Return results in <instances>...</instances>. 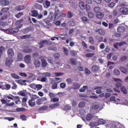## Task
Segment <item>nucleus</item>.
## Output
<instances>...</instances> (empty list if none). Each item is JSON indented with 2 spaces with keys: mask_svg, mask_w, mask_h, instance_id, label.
<instances>
[{
  "mask_svg": "<svg viewBox=\"0 0 128 128\" xmlns=\"http://www.w3.org/2000/svg\"><path fill=\"white\" fill-rule=\"evenodd\" d=\"M116 87H117V88H120L124 86H122V83H120V82H118L117 84H116Z\"/></svg>",
  "mask_w": 128,
  "mask_h": 128,
  "instance_id": "obj_51",
  "label": "nucleus"
},
{
  "mask_svg": "<svg viewBox=\"0 0 128 128\" xmlns=\"http://www.w3.org/2000/svg\"><path fill=\"white\" fill-rule=\"evenodd\" d=\"M106 122L104 121V120L103 119L98 120V124L100 125L104 124Z\"/></svg>",
  "mask_w": 128,
  "mask_h": 128,
  "instance_id": "obj_27",
  "label": "nucleus"
},
{
  "mask_svg": "<svg viewBox=\"0 0 128 128\" xmlns=\"http://www.w3.org/2000/svg\"><path fill=\"white\" fill-rule=\"evenodd\" d=\"M70 56H76V51H70Z\"/></svg>",
  "mask_w": 128,
  "mask_h": 128,
  "instance_id": "obj_62",
  "label": "nucleus"
},
{
  "mask_svg": "<svg viewBox=\"0 0 128 128\" xmlns=\"http://www.w3.org/2000/svg\"><path fill=\"white\" fill-rule=\"evenodd\" d=\"M94 10L96 14H98V12H100V7H95Z\"/></svg>",
  "mask_w": 128,
  "mask_h": 128,
  "instance_id": "obj_33",
  "label": "nucleus"
},
{
  "mask_svg": "<svg viewBox=\"0 0 128 128\" xmlns=\"http://www.w3.org/2000/svg\"><path fill=\"white\" fill-rule=\"evenodd\" d=\"M113 74L116 76H118L120 74V72H119L118 69H114V70L113 71Z\"/></svg>",
  "mask_w": 128,
  "mask_h": 128,
  "instance_id": "obj_38",
  "label": "nucleus"
},
{
  "mask_svg": "<svg viewBox=\"0 0 128 128\" xmlns=\"http://www.w3.org/2000/svg\"><path fill=\"white\" fill-rule=\"evenodd\" d=\"M86 88H88V86H83V88H80V89H79V92H85V90Z\"/></svg>",
  "mask_w": 128,
  "mask_h": 128,
  "instance_id": "obj_25",
  "label": "nucleus"
},
{
  "mask_svg": "<svg viewBox=\"0 0 128 128\" xmlns=\"http://www.w3.org/2000/svg\"><path fill=\"white\" fill-rule=\"evenodd\" d=\"M51 88H52V90H56L57 88V84L55 83L52 84V86H51Z\"/></svg>",
  "mask_w": 128,
  "mask_h": 128,
  "instance_id": "obj_54",
  "label": "nucleus"
},
{
  "mask_svg": "<svg viewBox=\"0 0 128 128\" xmlns=\"http://www.w3.org/2000/svg\"><path fill=\"white\" fill-rule=\"evenodd\" d=\"M92 72H98V66H92Z\"/></svg>",
  "mask_w": 128,
  "mask_h": 128,
  "instance_id": "obj_21",
  "label": "nucleus"
},
{
  "mask_svg": "<svg viewBox=\"0 0 128 128\" xmlns=\"http://www.w3.org/2000/svg\"><path fill=\"white\" fill-rule=\"evenodd\" d=\"M120 12L123 14H128V6L122 5V6L120 9Z\"/></svg>",
  "mask_w": 128,
  "mask_h": 128,
  "instance_id": "obj_1",
  "label": "nucleus"
},
{
  "mask_svg": "<svg viewBox=\"0 0 128 128\" xmlns=\"http://www.w3.org/2000/svg\"><path fill=\"white\" fill-rule=\"evenodd\" d=\"M89 42L90 44H94V38L92 37L89 38Z\"/></svg>",
  "mask_w": 128,
  "mask_h": 128,
  "instance_id": "obj_61",
  "label": "nucleus"
},
{
  "mask_svg": "<svg viewBox=\"0 0 128 128\" xmlns=\"http://www.w3.org/2000/svg\"><path fill=\"white\" fill-rule=\"evenodd\" d=\"M120 72H123V74H126V72H128V70H126V68L123 67L120 68Z\"/></svg>",
  "mask_w": 128,
  "mask_h": 128,
  "instance_id": "obj_28",
  "label": "nucleus"
},
{
  "mask_svg": "<svg viewBox=\"0 0 128 128\" xmlns=\"http://www.w3.org/2000/svg\"><path fill=\"white\" fill-rule=\"evenodd\" d=\"M42 75L44 76L45 77H50L51 74L48 72H42Z\"/></svg>",
  "mask_w": 128,
  "mask_h": 128,
  "instance_id": "obj_31",
  "label": "nucleus"
},
{
  "mask_svg": "<svg viewBox=\"0 0 128 128\" xmlns=\"http://www.w3.org/2000/svg\"><path fill=\"white\" fill-rule=\"evenodd\" d=\"M30 34L24 35L20 37V38H22V40H26V38H30Z\"/></svg>",
  "mask_w": 128,
  "mask_h": 128,
  "instance_id": "obj_36",
  "label": "nucleus"
},
{
  "mask_svg": "<svg viewBox=\"0 0 128 128\" xmlns=\"http://www.w3.org/2000/svg\"><path fill=\"white\" fill-rule=\"evenodd\" d=\"M30 86H34L36 88H38V90H42V84H30Z\"/></svg>",
  "mask_w": 128,
  "mask_h": 128,
  "instance_id": "obj_24",
  "label": "nucleus"
},
{
  "mask_svg": "<svg viewBox=\"0 0 128 128\" xmlns=\"http://www.w3.org/2000/svg\"><path fill=\"white\" fill-rule=\"evenodd\" d=\"M48 62L50 64H54V60L50 58H48Z\"/></svg>",
  "mask_w": 128,
  "mask_h": 128,
  "instance_id": "obj_56",
  "label": "nucleus"
},
{
  "mask_svg": "<svg viewBox=\"0 0 128 128\" xmlns=\"http://www.w3.org/2000/svg\"><path fill=\"white\" fill-rule=\"evenodd\" d=\"M6 98H8V100H16V104H18L20 102V97L18 96H14L12 95H10V96H6Z\"/></svg>",
  "mask_w": 128,
  "mask_h": 128,
  "instance_id": "obj_2",
  "label": "nucleus"
},
{
  "mask_svg": "<svg viewBox=\"0 0 128 128\" xmlns=\"http://www.w3.org/2000/svg\"><path fill=\"white\" fill-rule=\"evenodd\" d=\"M64 110H70V106H64Z\"/></svg>",
  "mask_w": 128,
  "mask_h": 128,
  "instance_id": "obj_60",
  "label": "nucleus"
},
{
  "mask_svg": "<svg viewBox=\"0 0 128 128\" xmlns=\"http://www.w3.org/2000/svg\"><path fill=\"white\" fill-rule=\"evenodd\" d=\"M60 100L58 98H52V99H51V102H58Z\"/></svg>",
  "mask_w": 128,
  "mask_h": 128,
  "instance_id": "obj_49",
  "label": "nucleus"
},
{
  "mask_svg": "<svg viewBox=\"0 0 128 128\" xmlns=\"http://www.w3.org/2000/svg\"><path fill=\"white\" fill-rule=\"evenodd\" d=\"M11 76L14 79H19L20 78V76H18L17 74H14V73L11 74Z\"/></svg>",
  "mask_w": 128,
  "mask_h": 128,
  "instance_id": "obj_37",
  "label": "nucleus"
},
{
  "mask_svg": "<svg viewBox=\"0 0 128 128\" xmlns=\"http://www.w3.org/2000/svg\"><path fill=\"white\" fill-rule=\"evenodd\" d=\"M31 56L30 55H26L24 56V62L27 64H30L31 61Z\"/></svg>",
  "mask_w": 128,
  "mask_h": 128,
  "instance_id": "obj_8",
  "label": "nucleus"
},
{
  "mask_svg": "<svg viewBox=\"0 0 128 128\" xmlns=\"http://www.w3.org/2000/svg\"><path fill=\"white\" fill-rule=\"evenodd\" d=\"M66 82L68 83V84H72V82H73V80L70 78H67L66 80Z\"/></svg>",
  "mask_w": 128,
  "mask_h": 128,
  "instance_id": "obj_43",
  "label": "nucleus"
},
{
  "mask_svg": "<svg viewBox=\"0 0 128 128\" xmlns=\"http://www.w3.org/2000/svg\"><path fill=\"white\" fill-rule=\"evenodd\" d=\"M124 46H126V42H116L114 44V46L115 48H118Z\"/></svg>",
  "mask_w": 128,
  "mask_h": 128,
  "instance_id": "obj_5",
  "label": "nucleus"
},
{
  "mask_svg": "<svg viewBox=\"0 0 128 128\" xmlns=\"http://www.w3.org/2000/svg\"><path fill=\"white\" fill-rule=\"evenodd\" d=\"M96 32H98L101 36H104L106 34V31L102 28L96 29L95 30Z\"/></svg>",
  "mask_w": 128,
  "mask_h": 128,
  "instance_id": "obj_9",
  "label": "nucleus"
},
{
  "mask_svg": "<svg viewBox=\"0 0 128 128\" xmlns=\"http://www.w3.org/2000/svg\"><path fill=\"white\" fill-rule=\"evenodd\" d=\"M49 97L50 98H54L55 97H56V95L54 94V93L50 92H49Z\"/></svg>",
  "mask_w": 128,
  "mask_h": 128,
  "instance_id": "obj_42",
  "label": "nucleus"
},
{
  "mask_svg": "<svg viewBox=\"0 0 128 128\" xmlns=\"http://www.w3.org/2000/svg\"><path fill=\"white\" fill-rule=\"evenodd\" d=\"M70 64H72V65L76 66V60H74V58H70Z\"/></svg>",
  "mask_w": 128,
  "mask_h": 128,
  "instance_id": "obj_39",
  "label": "nucleus"
},
{
  "mask_svg": "<svg viewBox=\"0 0 128 128\" xmlns=\"http://www.w3.org/2000/svg\"><path fill=\"white\" fill-rule=\"evenodd\" d=\"M2 6H8L10 4V1L6 0H2Z\"/></svg>",
  "mask_w": 128,
  "mask_h": 128,
  "instance_id": "obj_30",
  "label": "nucleus"
},
{
  "mask_svg": "<svg viewBox=\"0 0 128 128\" xmlns=\"http://www.w3.org/2000/svg\"><path fill=\"white\" fill-rule=\"evenodd\" d=\"M39 58H40V60H42V68L46 67L48 66V63L46 62V60H45L44 56H41Z\"/></svg>",
  "mask_w": 128,
  "mask_h": 128,
  "instance_id": "obj_6",
  "label": "nucleus"
},
{
  "mask_svg": "<svg viewBox=\"0 0 128 128\" xmlns=\"http://www.w3.org/2000/svg\"><path fill=\"white\" fill-rule=\"evenodd\" d=\"M56 16L54 14H52L51 16V20H56Z\"/></svg>",
  "mask_w": 128,
  "mask_h": 128,
  "instance_id": "obj_64",
  "label": "nucleus"
},
{
  "mask_svg": "<svg viewBox=\"0 0 128 128\" xmlns=\"http://www.w3.org/2000/svg\"><path fill=\"white\" fill-rule=\"evenodd\" d=\"M23 52L26 54H28L32 52V49L31 48H23L22 50Z\"/></svg>",
  "mask_w": 128,
  "mask_h": 128,
  "instance_id": "obj_23",
  "label": "nucleus"
},
{
  "mask_svg": "<svg viewBox=\"0 0 128 128\" xmlns=\"http://www.w3.org/2000/svg\"><path fill=\"white\" fill-rule=\"evenodd\" d=\"M36 96H33V98H30V100L28 101V105H30V106H36V102H34V100H36Z\"/></svg>",
  "mask_w": 128,
  "mask_h": 128,
  "instance_id": "obj_3",
  "label": "nucleus"
},
{
  "mask_svg": "<svg viewBox=\"0 0 128 128\" xmlns=\"http://www.w3.org/2000/svg\"><path fill=\"white\" fill-rule=\"evenodd\" d=\"M59 36H60V38H61L62 40H64V38H68V34H60Z\"/></svg>",
  "mask_w": 128,
  "mask_h": 128,
  "instance_id": "obj_46",
  "label": "nucleus"
},
{
  "mask_svg": "<svg viewBox=\"0 0 128 128\" xmlns=\"http://www.w3.org/2000/svg\"><path fill=\"white\" fill-rule=\"evenodd\" d=\"M10 8H2V12H8Z\"/></svg>",
  "mask_w": 128,
  "mask_h": 128,
  "instance_id": "obj_53",
  "label": "nucleus"
},
{
  "mask_svg": "<svg viewBox=\"0 0 128 128\" xmlns=\"http://www.w3.org/2000/svg\"><path fill=\"white\" fill-rule=\"evenodd\" d=\"M72 87H73L72 88L73 90H76L79 89V88H80V85H79L78 83L74 82V83H73Z\"/></svg>",
  "mask_w": 128,
  "mask_h": 128,
  "instance_id": "obj_14",
  "label": "nucleus"
},
{
  "mask_svg": "<svg viewBox=\"0 0 128 128\" xmlns=\"http://www.w3.org/2000/svg\"><path fill=\"white\" fill-rule=\"evenodd\" d=\"M22 14H22V12H19L16 15V18H20V16H22Z\"/></svg>",
  "mask_w": 128,
  "mask_h": 128,
  "instance_id": "obj_58",
  "label": "nucleus"
},
{
  "mask_svg": "<svg viewBox=\"0 0 128 128\" xmlns=\"http://www.w3.org/2000/svg\"><path fill=\"white\" fill-rule=\"evenodd\" d=\"M84 71L85 74H86V75L90 74V70H88V68H85V70Z\"/></svg>",
  "mask_w": 128,
  "mask_h": 128,
  "instance_id": "obj_48",
  "label": "nucleus"
},
{
  "mask_svg": "<svg viewBox=\"0 0 128 128\" xmlns=\"http://www.w3.org/2000/svg\"><path fill=\"white\" fill-rule=\"evenodd\" d=\"M22 59H23V56L22 54L18 53V55H17V60L18 62L22 61Z\"/></svg>",
  "mask_w": 128,
  "mask_h": 128,
  "instance_id": "obj_19",
  "label": "nucleus"
},
{
  "mask_svg": "<svg viewBox=\"0 0 128 128\" xmlns=\"http://www.w3.org/2000/svg\"><path fill=\"white\" fill-rule=\"evenodd\" d=\"M88 16L90 18H92L94 16V15L92 14V12H89L88 13Z\"/></svg>",
  "mask_w": 128,
  "mask_h": 128,
  "instance_id": "obj_52",
  "label": "nucleus"
},
{
  "mask_svg": "<svg viewBox=\"0 0 128 128\" xmlns=\"http://www.w3.org/2000/svg\"><path fill=\"white\" fill-rule=\"evenodd\" d=\"M54 57L55 58V60H58V58H60V54H54Z\"/></svg>",
  "mask_w": 128,
  "mask_h": 128,
  "instance_id": "obj_55",
  "label": "nucleus"
},
{
  "mask_svg": "<svg viewBox=\"0 0 128 128\" xmlns=\"http://www.w3.org/2000/svg\"><path fill=\"white\" fill-rule=\"evenodd\" d=\"M40 46H41L40 48H43L44 46H48V41L47 40H42L39 43Z\"/></svg>",
  "mask_w": 128,
  "mask_h": 128,
  "instance_id": "obj_11",
  "label": "nucleus"
},
{
  "mask_svg": "<svg viewBox=\"0 0 128 128\" xmlns=\"http://www.w3.org/2000/svg\"><path fill=\"white\" fill-rule=\"evenodd\" d=\"M46 110V106H44L42 107H40L38 109V110Z\"/></svg>",
  "mask_w": 128,
  "mask_h": 128,
  "instance_id": "obj_57",
  "label": "nucleus"
},
{
  "mask_svg": "<svg viewBox=\"0 0 128 128\" xmlns=\"http://www.w3.org/2000/svg\"><path fill=\"white\" fill-rule=\"evenodd\" d=\"M110 101L114 102V103L117 104H120V100L119 98L116 99V97L112 96L111 98H110Z\"/></svg>",
  "mask_w": 128,
  "mask_h": 128,
  "instance_id": "obj_7",
  "label": "nucleus"
},
{
  "mask_svg": "<svg viewBox=\"0 0 128 128\" xmlns=\"http://www.w3.org/2000/svg\"><path fill=\"white\" fill-rule=\"evenodd\" d=\"M79 6L80 10H84V2H82L79 3Z\"/></svg>",
  "mask_w": 128,
  "mask_h": 128,
  "instance_id": "obj_35",
  "label": "nucleus"
},
{
  "mask_svg": "<svg viewBox=\"0 0 128 128\" xmlns=\"http://www.w3.org/2000/svg\"><path fill=\"white\" fill-rule=\"evenodd\" d=\"M82 20L84 22H85V24H88V18L86 16L82 18Z\"/></svg>",
  "mask_w": 128,
  "mask_h": 128,
  "instance_id": "obj_34",
  "label": "nucleus"
},
{
  "mask_svg": "<svg viewBox=\"0 0 128 128\" xmlns=\"http://www.w3.org/2000/svg\"><path fill=\"white\" fill-rule=\"evenodd\" d=\"M92 110H98V105H94L92 107Z\"/></svg>",
  "mask_w": 128,
  "mask_h": 128,
  "instance_id": "obj_63",
  "label": "nucleus"
},
{
  "mask_svg": "<svg viewBox=\"0 0 128 128\" xmlns=\"http://www.w3.org/2000/svg\"><path fill=\"white\" fill-rule=\"evenodd\" d=\"M100 88H101V87L96 86L95 88H94V90H96V94H100L102 92L101 89Z\"/></svg>",
  "mask_w": 128,
  "mask_h": 128,
  "instance_id": "obj_17",
  "label": "nucleus"
},
{
  "mask_svg": "<svg viewBox=\"0 0 128 128\" xmlns=\"http://www.w3.org/2000/svg\"><path fill=\"white\" fill-rule=\"evenodd\" d=\"M94 56V54L92 53H89L85 54V56L86 58H92Z\"/></svg>",
  "mask_w": 128,
  "mask_h": 128,
  "instance_id": "obj_50",
  "label": "nucleus"
},
{
  "mask_svg": "<svg viewBox=\"0 0 128 128\" xmlns=\"http://www.w3.org/2000/svg\"><path fill=\"white\" fill-rule=\"evenodd\" d=\"M77 70L79 72H82V71H84L85 70V69H84V68H82V67L80 66H78Z\"/></svg>",
  "mask_w": 128,
  "mask_h": 128,
  "instance_id": "obj_45",
  "label": "nucleus"
},
{
  "mask_svg": "<svg viewBox=\"0 0 128 128\" xmlns=\"http://www.w3.org/2000/svg\"><path fill=\"white\" fill-rule=\"evenodd\" d=\"M22 22H24V20L20 19V20H18L16 22V26H18V28H20L22 26V24H22Z\"/></svg>",
  "mask_w": 128,
  "mask_h": 128,
  "instance_id": "obj_16",
  "label": "nucleus"
},
{
  "mask_svg": "<svg viewBox=\"0 0 128 128\" xmlns=\"http://www.w3.org/2000/svg\"><path fill=\"white\" fill-rule=\"evenodd\" d=\"M114 6H116V4L114 2H112L110 3L109 4H108V6L109 8H112Z\"/></svg>",
  "mask_w": 128,
  "mask_h": 128,
  "instance_id": "obj_44",
  "label": "nucleus"
},
{
  "mask_svg": "<svg viewBox=\"0 0 128 128\" xmlns=\"http://www.w3.org/2000/svg\"><path fill=\"white\" fill-rule=\"evenodd\" d=\"M45 102V100H36V105H40L42 104V102Z\"/></svg>",
  "mask_w": 128,
  "mask_h": 128,
  "instance_id": "obj_59",
  "label": "nucleus"
},
{
  "mask_svg": "<svg viewBox=\"0 0 128 128\" xmlns=\"http://www.w3.org/2000/svg\"><path fill=\"white\" fill-rule=\"evenodd\" d=\"M8 57L14 56V50H12V48H9L8 50Z\"/></svg>",
  "mask_w": 128,
  "mask_h": 128,
  "instance_id": "obj_15",
  "label": "nucleus"
},
{
  "mask_svg": "<svg viewBox=\"0 0 128 128\" xmlns=\"http://www.w3.org/2000/svg\"><path fill=\"white\" fill-rule=\"evenodd\" d=\"M16 10L18 11L22 10H24V6H19L16 7Z\"/></svg>",
  "mask_w": 128,
  "mask_h": 128,
  "instance_id": "obj_26",
  "label": "nucleus"
},
{
  "mask_svg": "<svg viewBox=\"0 0 128 128\" xmlns=\"http://www.w3.org/2000/svg\"><path fill=\"white\" fill-rule=\"evenodd\" d=\"M120 88V92H122L124 94H126V87L122 86Z\"/></svg>",
  "mask_w": 128,
  "mask_h": 128,
  "instance_id": "obj_32",
  "label": "nucleus"
},
{
  "mask_svg": "<svg viewBox=\"0 0 128 128\" xmlns=\"http://www.w3.org/2000/svg\"><path fill=\"white\" fill-rule=\"evenodd\" d=\"M73 16H74V13H72L70 11H68L67 14V18H72Z\"/></svg>",
  "mask_w": 128,
  "mask_h": 128,
  "instance_id": "obj_22",
  "label": "nucleus"
},
{
  "mask_svg": "<svg viewBox=\"0 0 128 128\" xmlns=\"http://www.w3.org/2000/svg\"><path fill=\"white\" fill-rule=\"evenodd\" d=\"M60 88H66V84L64 82L60 84Z\"/></svg>",
  "mask_w": 128,
  "mask_h": 128,
  "instance_id": "obj_47",
  "label": "nucleus"
},
{
  "mask_svg": "<svg viewBox=\"0 0 128 128\" xmlns=\"http://www.w3.org/2000/svg\"><path fill=\"white\" fill-rule=\"evenodd\" d=\"M125 28H124V26H123L122 25H120L118 28L117 30L118 32H124Z\"/></svg>",
  "mask_w": 128,
  "mask_h": 128,
  "instance_id": "obj_13",
  "label": "nucleus"
},
{
  "mask_svg": "<svg viewBox=\"0 0 128 128\" xmlns=\"http://www.w3.org/2000/svg\"><path fill=\"white\" fill-rule=\"evenodd\" d=\"M104 14L101 12H99L96 14V17L100 20H102L104 18Z\"/></svg>",
  "mask_w": 128,
  "mask_h": 128,
  "instance_id": "obj_18",
  "label": "nucleus"
},
{
  "mask_svg": "<svg viewBox=\"0 0 128 128\" xmlns=\"http://www.w3.org/2000/svg\"><path fill=\"white\" fill-rule=\"evenodd\" d=\"M12 62H14V59H12V58H6V60H5V66L10 68L12 64Z\"/></svg>",
  "mask_w": 128,
  "mask_h": 128,
  "instance_id": "obj_4",
  "label": "nucleus"
},
{
  "mask_svg": "<svg viewBox=\"0 0 128 128\" xmlns=\"http://www.w3.org/2000/svg\"><path fill=\"white\" fill-rule=\"evenodd\" d=\"M32 16H38V11L36 10H33L32 12Z\"/></svg>",
  "mask_w": 128,
  "mask_h": 128,
  "instance_id": "obj_40",
  "label": "nucleus"
},
{
  "mask_svg": "<svg viewBox=\"0 0 128 128\" xmlns=\"http://www.w3.org/2000/svg\"><path fill=\"white\" fill-rule=\"evenodd\" d=\"M33 64H34V66H36V67L39 68V66H40V61L38 59H34L33 60Z\"/></svg>",
  "mask_w": 128,
  "mask_h": 128,
  "instance_id": "obj_10",
  "label": "nucleus"
},
{
  "mask_svg": "<svg viewBox=\"0 0 128 128\" xmlns=\"http://www.w3.org/2000/svg\"><path fill=\"white\" fill-rule=\"evenodd\" d=\"M92 114H88V115H86V120L88 121H90L92 120Z\"/></svg>",
  "mask_w": 128,
  "mask_h": 128,
  "instance_id": "obj_29",
  "label": "nucleus"
},
{
  "mask_svg": "<svg viewBox=\"0 0 128 128\" xmlns=\"http://www.w3.org/2000/svg\"><path fill=\"white\" fill-rule=\"evenodd\" d=\"M84 106H85V102H80L78 104V107L80 108H84Z\"/></svg>",
  "mask_w": 128,
  "mask_h": 128,
  "instance_id": "obj_20",
  "label": "nucleus"
},
{
  "mask_svg": "<svg viewBox=\"0 0 128 128\" xmlns=\"http://www.w3.org/2000/svg\"><path fill=\"white\" fill-rule=\"evenodd\" d=\"M60 106V104L56 103L54 104H52L50 105V108H54L58 106Z\"/></svg>",
  "mask_w": 128,
  "mask_h": 128,
  "instance_id": "obj_41",
  "label": "nucleus"
},
{
  "mask_svg": "<svg viewBox=\"0 0 128 128\" xmlns=\"http://www.w3.org/2000/svg\"><path fill=\"white\" fill-rule=\"evenodd\" d=\"M20 32V29L18 28L10 29L8 30L10 34H16V32Z\"/></svg>",
  "mask_w": 128,
  "mask_h": 128,
  "instance_id": "obj_12",
  "label": "nucleus"
}]
</instances>
